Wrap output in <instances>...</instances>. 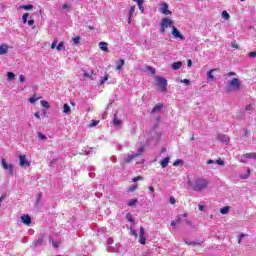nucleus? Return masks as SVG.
<instances>
[{"label": "nucleus", "instance_id": "obj_1", "mask_svg": "<svg viewBox=\"0 0 256 256\" xmlns=\"http://www.w3.org/2000/svg\"><path fill=\"white\" fill-rule=\"evenodd\" d=\"M207 185H209V183L205 178H198L193 181H188V187H190L192 191L196 192L203 191V189H207Z\"/></svg>", "mask_w": 256, "mask_h": 256}, {"label": "nucleus", "instance_id": "obj_2", "mask_svg": "<svg viewBox=\"0 0 256 256\" xmlns=\"http://www.w3.org/2000/svg\"><path fill=\"white\" fill-rule=\"evenodd\" d=\"M239 89H241V81H239L238 78H232L229 80L225 87L226 93H233V91H239Z\"/></svg>", "mask_w": 256, "mask_h": 256}, {"label": "nucleus", "instance_id": "obj_3", "mask_svg": "<svg viewBox=\"0 0 256 256\" xmlns=\"http://www.w3.org/2000/svg\"><path fill=\"white\" fill-rule=\"evenodd\" d=\"M145 153V147L141 146L136 153L134 154H128L126 158H124V163H131L133 159H137V157H141Z\"/></svg>", "mask_w": 256, "mask_h": 256}, {"label": "nucleus", "instance_id": "obj_4", "mask_svg": "<svg viewBox=\"0 0 256 256\" xmlns=\"http://www.w3.org/2000/svg\"><path fill=\"white\" fill-rule=\"evenodd\" d=\"M169 27H174L173 20L169 18H163L160 24V33H165V29H169Z\"/></svg>", "mask_w": 256, "mask_h": 256}, {"label": "nucleus", "instance_id": "obj_5", "mask_svg": "<svg viewBox=\"0 0 256 256\" xmlns=\"http://www.w3.org/2000/svg\"><path fill=\"white\" fill-rule=\"evenodd\" d=\"M156 81L158 87H160V91H162V93H165V91H167V80L164 77L156 76Z\"/></svg>", "mask_w": 256, "mask_h": 256}, {"label": "nucleus", "instance_id": "obj_6", "mask_svg": "<svg viewBox=\"0 0 256 256\" xmlns=\"http://www.w3.org/2000/svg\"><path fill=\"white\" fill-rule=\"evenodd\" d=\"M2 167L5 169L8 173V175H13V164L7 163V160L5 158H2Z\"/></svg>", "mask_w": 256, "mask_h": 256}, {"label": "nucleus", "instance_id": "obj_7", "mask_svg": "<svg viewBox=\"0 0 256 256\" xmlns=\"http://www.w3.org/2000/svg\"><path fill=\"white\" fill-rule=\"evenodd\" d=\"M45 245V235L39 236L38 239L33 241L32 247H43Z\"/></svg>", "mask_w": 256, "mask_h": 256}, {"label": "nucleus", "instance_id": "obj_8", "mask_svg": "<svg viewBox=\"0 0 256 256\" xmlns=\"http://www.w3.org/2000/svg\"><path fill=\"white\" fill-rule=\"evenodd\" d=\"M113 244V238H109L107 240V251H109L110 253H117L119 251V248L117 246H111Z\"/></svg>", "mask_w": 256, "mask_h": 256}, {"label": "nucleus", "instance_id": "obj_9", "mask_svg": "<svg viewBox=\"0 0 256 256\" xmlns=\"http://www.w3.org/2000/svg\"><path fill=\"white\" fill-rule=\"evenodd\" d=\"M19 161H20V167H31V162L27 160V156L20 155Z\"/></svg>", "mask_w": 256, "mask_h": 256}, {"label": "nucleus", "instance_id": "obj_10", "mask_svg": "<svg viewBox=\"0 0 256 256\" xmlns=\"http://www.w3.org/2000/svg\"><path fill=\"white\" fill-rule=\"evenodd\" d=\"M172 35L175 37V39H185V36L179 32V29L177 27L172 26Z\"/></svg>", "mask_w": 256, "mask_h": 256}, {"label": "nucleus", "instance_id": "obj_11", "mask_svg": "<svg viewBox=\"0 0 256 256\" xmlns=\"http://www.w3.org/2000/svg\"><path fill=\"white\" fill-rule=\"evenodd\" d=\"M62 13H71L73 6L71 4L65 3L59 8Z\"/></svg>", "mask_w": 256, "mask_h": 256}, {"label": "nucleus", "instance_id": "obj_12", "mask_svg": "<svg viewBox=\"0 0 256 256\" xmlns=\"http://www.w3.org/2000/svg\"><path fill=\"white\" fill-rule=\"evenodd\" d=\"M161 13H163V15H171L172 12L169 10V4H167V2L162 4Z\"/></svg>", "mask_w": 256, "mask_h": 256}, {"label": "nucleus", "instance_id": "obj_13", "mask_svg": "<svg viewBox=\"0 0 256 256\" xmlns=\"http://www.w3.org/2000/svg\"><path fill=\"white\" fill-rule=\"evenodd\" d=\"M21 221L24 223V225H31V216L29 214L21 216Z\"/></svg>", "mask_w": 256, "mask_h": 256}, {"label": "nucleus", "instance_id": "obj_14", "mask_svg": "<svg viewBox=\"0 0 256 256\" xmlns=\"http://www.w3.org/2000/svg\"><path fill=\"white\" fill-rule=\"evenodd\" d=\"M9 46L7 44L0 45V55H7Z\"/></svg>", "mask_w": 256, "mask_h": 256}, {"label": "nucleus", "instance_id": "obj_15", "mask_svg": "<svg viewBox=\"0 0 256 256\" xmlns=\"http://www.w3.org/2000/svg\"><path fill=\"white\" fill-rule=\"evenodd\" d=\"M218 141H221V143H229V138L225 134H219L217 136Z\"/></svg>", "mask_w": 256, "mask_h": 256}, {"label": "nucleus", "instance_id": "obj_16", "mask_svg": "<svg viewBox=\"0 0 256 256\" xmlns=\"http://www.w3.org/2000/svg\"><path fill=\"white\" fill-rule=\"evenodd\" d=\"M247 159H253V153H246L241 156L242 163H247Z\"/></svg>", "mask_w": 256, "mask_h": 256}, {"label": "nucleus", "instance_id": "obj_17", "mask_svg": "<svg viewBox=\"0 0 256 256\" xmlns=\"http://www.w3.org/2000/svg\"><path fill=\"white\" fill-rule=\"evenodd\" d=\"M171 67L173 71H177L178 69H181V67H183V62L181 61L174 62L172 63Z\"/></svg>", "mask_w": 256, "mask_h": 256}, {"label": "nucleus", "instance_id": "obj_18", "mask_svg": "<svg viewBox=\"0 0 256 256\" xmlns=\"http://www.w3.org/2000/svg\"><path fill=\"white\" fill-rule=\"evenodd\" d=\"M171 158L169 156L165 157L163 160H161L160 165L163 169L169 165V161Z\"/></svg>", "mask_w": 256, "mask_h": 256}, {"label": "nucleus", "instance_id": "obj_19", "mask_svg": "<svg viewBox=\"0 0 256 256\" xmlns=\"http://www.w3.org/2000/svg\"><path fill=\"white\" fill-rule=\"evenodd\" d=\"M123 65H125V60L124 59H120L116 63V71H121V69L123 68Z\"/></svg>", "mask_w": 256, "mask_h": 256}, {"label": "nucleus", "instance_id": "obj_20", "mask_svg": "<svg viewBox=\"0 0 256 256\" xmlns=\"http://www.w3.org/2000/svg\"><path fill=\"white\" fill-rule=\"evenodd\" d=\"M126 219L127 221H129L132 225V227H135V218L133 216H131V213H128L126 215Z\"/></svg>", "mask_w": 256, "mask_h": 256}, {"label": "nucleus", "instance_id": "obj_21", "mask_svg": "<svg viewBox=\"0 0 256 256\" xmlns=\"http://www.w3.org/2000/svg\"><path fill=\"white\" fill-rule=\"evenodd\" d=\"M215 71H217V69H212L207 72V77L210 81H215V76L213 75V72Z\"/></svg>", "mask_w": 256, "mask_h": 256}, {"label": "nucleus", "instance_id": "obj_22", "mask_svg": "<svg viewBox=\"0 0 256 256\" xmlns=\"http://www.w3.org/2000/svg\"><path fill=\"white\" fill-rule=\"evenodd\" d=\"M113 123L116 127H119V125H122L123 122L121 120H119V118H117V114L114 115V118H113Z\"/></svg>", "mask_w": 256, "mask_h": 256}, {"label": "nucleus", "instance_id": "obj_23", "mask_svg": "<svg viewBox=\"0 0 256 256\" xmlns=\"http://www.w3.org/2000/svg\"><path fill=\"white\" fill-rule=\"evenodd\" d=\"M63 113H65L66 115H71V106H69V104H64Z\"/></svg>", "mask_w": 256, "mask_h": 256}, {"label": "nucleus", "instance_id": "obj_24", "mask_svg": "<svg viewBox=\"0 0 256 256\" xmlns=\"http://www.w3.org/2000/svg\"><path fill=\"white\" fill-rule=\"evenodd\" d=\"M137 203H139V200L137 198H134V199H131L129 202H128V207H135V205H137Z\"/></svg>", "mask_w": 256, "mask_h": 256}, {"label": "nucleus", "instance_id": "obj_25", "mask_svg": "<svg viewBox=\"0 0 256 256\" xmlns=\"http://www.w3.org/2000/svg\"><path fill=\"white\" fill-rule=\"evenodd\" d=\"M19 9H24L25 11H31V9H33V5L32 4L21 5L19 6Z\"/></svg>", "mask_w": 256, "mask_h": 256}, {"label": "nucleus", "instance_id": "obj_26", "mask_svg": "<svg viewBox=\"0 0 256 256\" xmlns=\"http://www.w3.org/2000/svg\"><path fill=\"white\" fill-rule=\"evenodd\" d=\"M230 209H231V207H229V206L222 207V208L220 209L221 215H227V213H229V210H230Z\"/></svg>", "mask_w": 256, "mask_h": 256}, {"label": "nucleus", "instance_id": "obj_27", "mask_svg": "<svg viewBox=\"0 0 256 256\" xmlns=\"http://www.w3.org/2000/svg\"><path fill=\"white\" fill-rule=\"evenodd\" d=\"M163 109V104H158V105H156L153 109H152V111H151V113L153 114V113H157V111H161Z\"/></svg>", "mask_w": 256, "mask_h": 256}, {"label": "nucleus", "instance_id": "obj_28", "mask_svg": "<svg viewBox=\"0 0 256 256\" xmlns=\"http://www.w3.org/2000/svg\"><path fill=\"white\" fill-rule=\"evenodd\" d=\"M108 45H109V44H107V42H100V43H99V47H100L101 51H107Z\"/></svg>", "mask_w": 256, "mask_h": 256}, {"label": "nucleus", "instance_id": "obj_29", "mask_svg": "<svg viewBox=\"0 0 256 256\" xmlns=\"http://www.w3.org/2000/svg\"><path fill=\"white\" fill-rule=\"evenodd\" d=\"M134 13H135V6H131L129 10L128 23H131V17L133 16Z\"/></svg>", "mask_w": 256, "mask_h": 256}, {"label": "nucleus", "instance_id": "obj_30", "mask_svg": "<svg viewBox=\"0 0 256 256\" xmlns=\"http://www.w3.org/2000/svg\"><path fill=\"white\" fill-rule=\"evenodd\" d=\"M50 243H52V246L54 247V249H59V245H61V242L57 240H52V239H50Z\"/></svg>", "mask_w": 256, "mask_h": 256}, {"label": "nucleus", "instance_id": "obj_31", "mask_svg": "<svg viewBox=\"0 0 256 256\" xmlns=\"http://www.w3.org/2000/svg\"><path fill=\"white\" fill-rule=\"evenodd\" d=\"M186 245H192L193 247H197L199 245H201V243L199 242H195V241H188V240H184Z\"/></svg>", "mask_w": 256, "mask_h": 256}, {"label": "nucleus", "instance_id": "obj_32", "mask_svg": "<svg viewBox=\"0 0 256 256\" xmlns=\"http://www.w3.org/2000/svg\"><path fill=\"white\" fill-rule=\"evenodd\" d=\"M222 18L225 19L226 21H229V19L231 18L227 10L222 11Z\"/></svg>", "mask_w": 256, "mask_h": 256}, {"label": "nucleus", "instance_id": "obj_33", "mask_svg": "<svg viewBox=\"0 0 256 256\" xmlns=\"http://www.w3.org/2000/svg\"><path fill=\"white\" fill-rule=\"evenodd\" d=\"M57 51H65V43L64 42H60L57 46H56Z\"/></svg>", "mask_w": 256, "mask_h": 256}, {"label": "nucleus", "instance_id": "obj_34", "mask_svg": "<svg viewBox=\"0 0 256 256\" xmlns=\"http://www.w3.org/2000/svg\"><path fill=\"white\" fill-rule=\"evenodd\" d=\"M105 81H109V74H106L99 82V85H105Z\"/></svg>", "mask_w": 256, "mask_h": 256}, {"label": "nucleus", "instance_id": "obj_35", "mask_svg": "<svg viewBox=\"0 0 256 256\" xmlns=\"http://www.w3.org/2000/svg\"><path fill=\"white\" fill-rule=\"evenodd\" d=\"M7 77H8V81H13V79H15V73L8 72Z\"/></svg>", "mask_w": 256, "mask_h": 256}, {"label": "nucleus", "instance_id": "obj_36", "mask_svg": "<svg viewBox=\"0 0 256 256\" xmlns=\"http://www.w3.org/2000/svg\"><path fill=\"white\" fill-rule=\"evenodd\" d=\"M38 139H40L41 141H47V136H45V134L39 132Z\"/></svg>", "mask_w": 256, "mask_h": 256}, {"label": "nucleus", "instance_id": "obj_37", "mask_svg": "<svg viewBox=\"0 0 256 256\" xmlns=\"http://www.w3.org/2000/svg\"><path fill=\"white\" fill-rule=\"evenodd\" d=\"M43 199V192H40L36 198V207L39 205V201Z\"/></svg>", "mask_w": 256, "mask_h": 256}, {"label": "nucleus", "instance_id": "obj_38", "mask_svg": "<svg viewBox=\"0 0 256 256\" xmlns=\"http://www.w3.org/2000/svg\"><path fill=\"white\" fill-rule=\"evenodd\" d=\"M27 19H29V13H24L22 16V21L24 25L27 23Z\"/></svg>", "mask_w": 256, "mask_h": 256}, {"label": "nucleus", "instance_id": "obj_39", "mask_svg": "<svg viewBox=\"0 0 256 256\" xmlns=\"http://www.w3.org/2000/svg\"><path fill=\"white\" fill-rule=\"evenodd\" d=\"M174 167H179V165H183V160L181 159H177L174 163H173Z\"/></svg>", "mask_w": 256, "mask_h": 256}, {"label": "nucleus", "instance_id": "obj_40", "mask_svg": "<svg viewBox=\"0 0 256 256\" xmlns=\"http://www.w3.org/2000/svg\"><path fill=\"white\" fill-rule=\"evenodd\" d=\"M147 239L145 238V236H140L139 238V244L140 245H145Z\"/></svg>", "mask_w": 256, "mask_h": 256}, {"label": "nucleus", "instance_id": "obj_41", "mask_svg": "<svg viewBox=\"0 0 256 256\" xmlns=\"http://www.w3.org/2000/svg\"><path fill=\"white\" fill-rule=\"evenodd\" d=\"M216 164L223 167L225 165V161H223V159L219 158V159L216 160Z\"/></svg>", "mask_w": 256, "mask_h": 256}, {"label": "nucleus", "instance_id": "obj_42", "mask_svg": "<svg viewBox=\"0 0 256 256\" xmlns=\"http://www.w3.org/2000/svg\"><path fill=\"white\" fill-rule=\"evenodd\" d=\"M73 43L75 45H78V43L81 41V37L80 36H76L75 38L72 39Z\"/></svg>", "mask_w": 256, "mask_h": 256}, {"label": "nucleus", "instance_id": "obj_43", "mask_svg": "<svg viewBox=\"0 0 256 256\" xmlns=\"http://www.w3.org/2000/svg\"><path fill=\"white\" fill-rule=\"evenodd\" d=\"M133 183H137V181H143V176H137L132 179Z\"/></svg>", "mask_w": 256, "mask_h": 256}, {"label": "nucleus", "instance_id": "obj_44", "mask_svg": "<svg viewBox=\"0 0 256 256\" xmlns=\"http://www.w3.org/2000/svg\"><path fill=\"white\" fill-rule=\"evenodd\" d=\"M41 105H42V107H45L46 109H49V102H47L45 100H42Z\"/></svg>", "mask_w": 256, "mask_h": 256}, {"label": "nucleus", "instance_id": "obj_45", "mask_svg": "<svg viewBox=\"0 0 256 256\" xmlns=\"http://www.w3.org/2000/svg\"><path fill=\"white\" fill-rule=\"evenodd\" d=\"M136 190H137V185H132V186H130L129 189H128L129 193H133V192L136 191Z\"/></svg>", "mask_w": 256, "mask_h": 256}, {"label": "nucleus", "instance_id": "obj_46", "mask_svg": "<svg viewBox=\"0 0 256 256\" xmlns=\"http://www.w3.org/2000/svg\"><path fill=\"white\" fill-rule=\"evenodd\" d=\"M130 231H131V235H133L134 237H138L137 231L135 229H133V225H131Z\"/></svg>", "mask_w": 256, "mask_h": 256}, {"label": "nucleus", "instance_id": "obj_47", "mask_svg": "<svg viewBox=\"0 0 256 256\" xmlns=\"http://www.w3.org/2000/svg\"><path fill=\"white\" fill-rule=\"evenodd\" d=\"M248 57H250V59H255L256 58V51H252V52L248 53Z\"/></svg>", "mask_w": 256, "mask_h": 256}, {"label": "nucleus", "instance_id": "obj_48", "mask_svg": "<svg viewBox=\"0 0 256 256\" xmlns=\"http://www.w3.org/2000/svg\"><path fill=\"white\" fill-rule=\"evenodd\" d=\"M89 79H91V81H95V70H91Z\"/></svg>", "mask_w": 256, "mask_h": 256}, {"label": "nucleus", "instance_id": "obj_49", "mask_svg": "<svg viewBox=\"0 0 256 256\" xmlns=\"http://www.w3.org/2000/svg\"><path fill=\"white\" fill-rule=\"evenodd\" d=\"M139 237H145V228L140 227Z\"/></svg>", "mask_w": 256, "mask_h": 256}, {"label": "nucleus", "instance_id": "obj_50", "mask_svg": "<svg viewBox=\"0 0 256 256\" xmlns=\"http://www.w3.org/2000/svg\"><path fill=\"white\" fill-rule=\"evenodd\" d=\"M39 98L35 97V96H32L30 99H29V103L33 104L35 102L38 101Z\"/></svg>", "mask_w": 256, "mask_h": 256}, {"label": "nucleus", "instance_id": "obj_51", "mask_svg": "<svg viewBox=\"0 0 256 256\" xmlns=\"http://www.w3.org/2000/svg\"><path fill=\"white\" fill-rule=\"evenodd\" d=\"M147 70L150 71V73H151L152 75H155V73H156L155 68H153V67H151V66H148V67H147Z\"/></svg>", "mask_w": 256, "mask_h": 256}, {"label": "nucleus", "instance_id": "obj_52", "mask_svg": "<svg viewBox=\"0 0 256 256\" xmlns=\"http://www.w3.org/2000/svg\"><path fill=\"white\" fill-rule=\"evenodd\" d=\"M91 73L87 72V70H83V77H85V79H89Z\"/></svg>", "mask_w": 256, "mask_h": 256}, {"label": "nucleus", "instance_id": "obj_53", "mask_svg": "<svg viewBox=\"0 0 256 256\" xmlns=\"http://www.w3.org/2000/svg\"><path fill=\"white\" fill-rule=\"evenodd\" d=\"M97 125H99V121L97 120H92L90 127H97Z\"/></svg>", "mask_w": 256, "mask_h": 256}, {"label": "nucleus", "instance_id": "obj_54", "mask_svg": "<svg viewBox=\"0 0 256 256\" xmlns=\"http://www.w3.org/2000/svg\"><path fill=\"white\" fill-rule=\"evenodd\" d=\"M183 221V216L182 215H178L176 217V223H181Z\"/></svg>", "mask_w": 256, "mask_h": 256}, {"label": "nucleus", "instance_id": "obj_55", "mask_svg": "<svg viewBox=\"0 0 256 256\" xmlns=\"http://www.w3.org/2000/svg\"><path fill=\"white\" fill-rule=\"evenodd\" d=\"M245 111H253V105L248 104V105L245 107Z\"/></svg>", "mask_w": 256, "mask_h": 256}, {"label": "nucleus", "instance_id": "obj_56", "mask_svg": "<svg viewBox=\"0 0 256 256\" xmlns=\"http://www.w3.org/2000/svg\"><path fill=\"white\" fill-rule=\"evenodd\" d=\"M244 237H246L245 234H241L238 238V243L241 244V241H243Z\"/></svg>", "mask_w": 256, "mask_h": 256}, {"label": "nucleus", "instance_id": "obj_57", "mask_svg": "<svg viewBox=\"0 0 256 256\" xmlns=\"http://www.w3.org/2000/svg\"><path fill=\"white\" fill-rule=\"evenodd\" d=\"M19 81H20V83H24V81H25V75L21 74V75L19 76Z\"/></svg>", "mask_w": 256, "mask_h": 256}, {"label": "nucleus", "instance_id": "obj_58", "mask_svg": "<svg viewBox=\"0 0 256 256\" xmlns=\"http://www.w3.org/2000/svg\"><path fill=\"white\" fill-rule=\"evenodd\" d=\"M138 7L142 13L145 11V7H143V3L138 4Z\"/></svg>", "mask_w": 256, "mask_h": 256}, {"label": "nucleus", "instance_id": "obj_59", "mask_svg": "<svg viewBox=\"0 0 256 256\" xmlns=\"http://www.w3.org/2000/svg\"><path fill=\"white\" fill-rule=\"evenodd\" d=\"M57 47V40H54L51 44V49H55Z\"/></svg>", "mask_w": 256, "mask_h": 256}, {"label": "nucleus", "instance_id": "obj_60", "mask_svg": "<svg viewBox=\"0 0 256 256\" xmlns=\"http://www.w3.org/2000/svg\"><path fill=\"white\" fill-rule=\"evenodd\" d=\"M28 25H29V27H32V25H35V20L30 19V20L28 21Z\"/></svg>", "mask_w": 256, "mask_h": 256}, {"label": "nucleus", "instance_id": "obj_61", "mask_svg": "<svg viewBox=\"0 0 256 256\" xmlns=\"http://www.w3.org/2000/svg\"><path fill=\"white\" fill-rule=\"evenodd\" d=\"M235 75H237L235 72H229L226 74L227 77H235Z\"/></svg>", "mask_w": 256, "mask_h": 256}, {"label": "nucleus", "instance_id": "obj_62", "mask_svg": "<svg viewBox=\"0 0 256 256\" xmlns=\"http://www.w3.org/2000/svg\"><path fill=\"white\" fill-rule=\"evenodd\" d=\"M181 82L185 83V85H189L191 83V81L189 79H184Z\"/></svg>", "mask_w": 256, "mask_h": 256}, {"label": "nucleus", "instance_id": "obj_63", "mask_svg": "<svg viewBox=\"0 0 256 256\" xmlns=\"http://www.w3.org/2000/svg\"><path fill=\"white\" fill-rule=\"evenodd\" d=\"M232 47H233L234 49H239V45L236 44L235 42H232Z\"/></svg>", "mask_w": 256, "mask_h": 256}, {"label": "nucleus", "instance_id": "obj_64", "mask_svg": "<svg viewBox=\"0 0 256 256\" xmlns=\"http://www.w3.org/2000/svg\"><path fill=\"white\" fill-rule=\"evenodd\" d=\"M187 65H188V67H191L193 65V61H191V59H188L187 60Z\"/></svg>", "mask_w": 256, "mask_h": 256}]
</instances>
